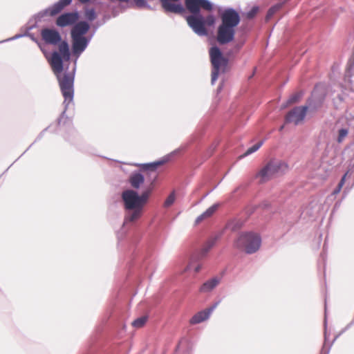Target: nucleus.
<instances>
[{"mask_svg":"<svg viewBox=\"0 0 354 354\" xmlns=\"http://www.w3.org/2000/svg\"><path fill=\"white\" fill-rule=\"evenodd\" d=\"M135 2V4L138 8H143L145 7L147 3L145 0H133Z\"/></svg>","mask_w":354,"mask_h":354,"instance_id":"obj_30","label":"nucleus"},{"mask_svg":"<svg viewBox=\"0 0 354 354\" xmlns=\"http://www.w3.org/2000/svg\"><path fill=\"white\" fill-rule=\"evenodd\" d=\"M79 18L80 16L77 12H65L57 18L55 24L61 28L74 26Z\"/></svg>","mask_w":354,"mask_h":354,"instance_id":"obj_9","label":"nucleus"},{"mask_svg":"<svg viewBox=\"0 0 354 354\" xmlns=\"http://www.w3.org/2000/svg\"><path fill=\"white\" fill-rule=\"evenodd\" d=\"M161 3L165 12L177 14H181L184 12L183 7L180 4H176L169 1H165Z\"/></svg>","mask_w":354,"mask_h":354,"instance_id":"obj_16","label":"nucleus"},{"mask_svg":"<svg viewBox=\"0 0 354 354\" xmlns=\"http://www.w3.org/2000/svg\"><path fill=\"white\" fill-rule=\"evenodd\" d=\"M85 17L89 21H93L96 18V14L93 9H88L85 12Z\"/></svg>","mask_w":354,"mask_h":354,"instance_id":"obj_25","label":"nucleus"},{"mask_svg":"<svg viewBox=\"0 0 354 354\" xmlns=\"http://www.w3.org/2000/svg\"><path fill=\"white\" fill-rule=\"evenodd\" d=\"M219 283V280L217 278L211 279L205 282L200 288V292H207L213 290Z\"/></svg>","mask_w":354,"mask_h":354,"instance_id":"obj_18","label":"nucleus"},{"mask_svg":"<svg viewBox=\"0 0 354 354\" xmlns=\"http://www.w3.org/2000/svg\"><path fill=\"white\" fill-rule=\"evenodd\" d=\"M262 144H263L262 141H260V142L256 143L251 147L248 148L244 155L248 156L249 154H251V153L255 152L261 147Z\"/></svg>","mask_w":354,"mask_h":354,"instance_id":"obj_23","label":"nucleus"},{"mask_svg":"<svg viewBox=\"0 0 354 354\" xmlns=\"http://www.w3.org/2000/svg\"><path fill=\"white\" fill-rule=\"evenodd\" d=\"M147 319V318L146 317H139L132 322V325L135 328H142L146 324Z\"/></svg>","mask_w":354,"mask_h":354,"instance_id":"obj_21","label":"nucleus"},{"mask_svg":"<svg viewBox=\"0 0 354 354\" xmlns=\"http://www.w3.org/2000/svg\"><path fill=\"white\" fill-rule=\"evenodd\" d=\"M308 106H296L290 111L286 116L287 123H293L295 125L301 122L306 115Z\"/></svg>","mask_w":354,"mask_h":354,"instance_id":"obj_8","label":"nucleus"},{"mask_svg":"<svg viewBox=\"0 0 354 354\" xmlns=\"http://www.w3.org/2000/svg\"><path fill=\"white\" fill-rule=\"evenodd\" d=\"M301 97V93H296L292 94L288 100L287 104H292L294 103H296L299 102V100Z\"/></svg>","mask_w":354,"mask_h":354,"instance_id":"obj_22","label":"nucleus"},{"mask_svg":"<svg viewBox=\"0 0 354 354\" xmlns=\"http://www.w3.org/2000/svg\"><path fill=\"white\" fill-rule=\"evenodd\" d=\"M348 133V131L346 129H339L338 132V137L337 141L339 143H341L343 141V140L347 136Z\"/></svg>","mask_w":354,"mask_h":354,"instance_id":"obj_24","label":"nucleus"},{"mask_svg":"<svg viewBox=\"0 0 354 354\" xmlns=\"http://www.w3.org/2000/svg\"><path fill=\"white\" fill-rule=\"evenodd\" d=\"M288 165L281 160H270L257 174L261 183H265L278 174L284 173L288 169Z\"/></svg>","mask_w":354,"mask_h":354,"instance_id":"obj_5","label":"nucleus"},{"mask_svg":"<svg viewBox=\"0 0 354 354\" xmlns=\"http://www.w3.org/2000/svg\"><path fill=\"white\" fill-rule=\"evenodd\" d=\"M150 194L151 189L143 192L140 196L131 189L122 192V198L124 201V208L128 210H133L132 212L125 216L124 221L126 223L134 222L141 217L142 209L147 203Z\"/></svg>","mask_w":354,"mask_h":354,"instance_id":"obj_3","label":"nucleus"},{"mask_svg":"<svg viewBox=\"0 0 354 354\" xmlns=\"http://www.w3.org/2000/svg\"><path fill=\"white\" fill-rule=\"evenodd\" d=\"M348 171H347L343 176L342 178H341L339 183V185L343 187L345 182H346V176H348Z\"/></svg>","mask_w":354,"mask_h":354,"instance_id":"obj_31","label":"nucleus"},{"mask_svg":"<svg viewBox=\"0 0 354 354\" xmlns=\"http://www.w3.org/2000/svg\"><path fill=\"white\" fill-rule=\"evenodd\" d=\"M174 201H175V194H174V192H172L166 198L164 205L165 207H169L174 203Z\"/></svg>","mask_w":354,"mask_h":354,"instance_id":"obj_26","label":"nucleus"},{"mask_svg":"<svg viewBox=\"0 0 354 354\" xmlns=\"http://www.w3.org/2000/svg\"><path fill=\"white\" fill-rule=\"evenodd\" d=\"M90 28L88 24L86 21L75 23L71 29V37H84Z\"/></svg>","mask_w":354,"mask_h":354,"instance_id":"obj_12","label":"nucleus"},{"mask_svg":"<svg viewBox=\"0 0 354 354\" xmlns=\"http://www.w3.org/2000/svg\"><path fill=\"white\" fill-rule=\"evenodd\" d=\"M218 302L215 303L209 308L205 309L204 310L200 311L194 315L192 319H190V324H199L206 319H207L211 315V313L214 311V310L217 307Z\"/></svg>","mask_w":354,"mask_h":354,"instance_id":"obj_11","label":"nucleus"},{"mask_svg":"<svg viewBox=\"0 0 354 354\" xmlns=\"http://www.w3.org/2000/svg\"><path fill=\"white\" fill-rule=\"evenodd\" d=\"M261 245L260 237L253 233H245L241 234L234 242V246L248 254L255 252Z\"/></svg>","mask_w":354,"mask_h":354,"instance_id":"obj_7","label":"nucleus"},{"mask_svg":"<svg viewBox=\"0 0 354 354\" xmlns=\"http://www.w3.org/2000/svg\"><path fill=\"white\" fill-rule=\"evenodd\" d=\"M220 205L218 203L214 204L211 207H209L205 212L198 216L196 219V224L198 225L201 223L203 221L208 219L212 217L215 212L218 210Z\"/></svg>","mask_w":354,"mask_h":354,"instance_id":"obj_15","label":"nucleus"},{"mask_svg":"<svg viewBox=\"0 0 354 354\" xmlns=\"http://www.w3.org/2000/svg\"><path fill=\"white\" fill-rule=\"evenodd\" d=\"M72 0H59L52 6L45 10V15L53 17L60 13L66 6L71 3Z\"/></svg>","mask_w":354,"mask_h":354,"instance_id":"obj_10","label":"nucleus"},{"mask_svg":"<svg viewBox=\"0 0 354 354\" xmlns=\"http://www.w3.org/2000/svg\"><path fill=\"white\" fill-rule=\"evenodd\" d=\"M41 36L46 44H58L59 52H53L48 62L57 78L60 90L64 97V103L68 105L73 99L74 72L64 73L62 72L63 71V60L68 61L70 59L68 44L66 41H62L60 34L55 29L44 28L41 32Z\"/></svg>","mask_w":354,"mask_h":354,"instance_id":"obj_1","label":"nucleus"},{"mask_svg":"<svg viewBox=\"0 0 354 354\" xmlns=\"http://www.w3.org/2000/svg\"><path fill=\"white\" fill-rule=\"evenodd\" d=\"M71 120L64 115V113L60 116V118L58 120V124L59 126H64L66 124L67 122H70Z\"/></svg>","mask_w":354,"mask_h":354,"instance_id":"obj_28","label":"nucleus"},{"mask_svg":"<svg viewBox=\"0 0 354 354\" xmlns=\"http://www.w3.org/2000/svg\"><path fill=\"white\" fill-rule=\"evenodd\" d=\"M209 54L213 67L212 71V83L214 84L218 79L219 73L221 71H225L228 64V59L222 55L221 50L216 46L210 48Z\"/></svg>","mask_w":354,"mask_h":354,"instance_id":"obj_6","label":"nucleus"},{"mask_svg":"<svg viewBox=\"0 0 354 354\" xmlns=\"http://www.w3.org/2000/svg\"><path fill=\"white\" fill-rule=\"evenodd\" d=\"M73 50L75 54L80 55L87 46L88 41L85 37H72Z\"/></svg>","mask_w":354,"mask_h":354,"instance_id":"obj_13","label":"nucleus"},{"mask_svg":"<svg viewBox=\"0 0 354 354\" xmlns=\"http://www.w3.org/2000/svg\"><path fill=\"white\" fill-rule=\"evenodd\" d=\"M257 12H258L257 7L252 8V10L247 13V18H248V19L253 18L257 15Z\"/></svg>","mask_w":354,"mask_h":354,"instance_id":"obj_29","label":"nucleus"},{"mask_svg":"<svg viewBox=\"0 0 354 354\" xmlns=\"http://www.w3.org/2000/svg\"><path fill=\"white\" fill-rule=\"evenodd\" d=\"M167 162V158H162L153 162L143 164L141 167L143 170L155 171L158 167L163 165Z\"/></svg>","mask_w":354,"mask_h":354,"instance_id":"obj_20","label":"nucleus"},{"mask_svg":"<svg viewBox=\"0 0 354 354\" xmlns=\"http://www.w3.org/2000/svg\"><path fill=\"white\" fill-rule=\"evenodd\" d=\"M283 129V126H281V127H280V131H281Z\"/></svg>","mask_w":354,"mask_h":354,"instance_id":"obj_34","label":"nucleus"},{"mask_svg":"<svg viewBox=\"0 0 354 354\" xmlns=\"http://www.w3.org/2000/svg\"><path fill=\"white\" fill-rule=\"evenodd\" d=\"M185 7L192 14L186 17L189 26L199 36H206L208 34L207 26H212L215 23V17L212 15L203 17L200 13L202 8L211 11L212 4L207 0H185Z\"/></svg>","mask_w":354,"mask_h":354,"instance_id":"obj_2","label":"nucleus"},{"mask_svg":"<svg viewBox=\"0 0 354 354\" xmlns=\"http://www.w3.org/2000/svg\"><path fill=\"white\" fill-rule=\"evenodd\" d=\"M80 3H88L90 0H78Z\"/></svg>","mask_w":354,"mask_h":354,"instance_id":"obj_33","label":"nucleus"},{"mask_svg":"<svg viewBox=\"0 0 354 354\" xmlns=\"http://www.w3.org/2000/svg\"><path fill=\"white\" fill-rule=\"evenodd\" d=\"M144 176L140 173L133 174L129 178V182L133 188L138 189L144 183Z\"/></svg>","mask_w":354,"mask_h":354,"instance_id":"obj_19","label":"nucleus"},{"mask_svg":"<svg viewBox=\"0 0 354 354\" xmlns=\"http://www.w3.org/2000/svg\"><path fill=\"white\" fill-rule=\"evenodd\" d=\"M281 8V5H276L270 8L267 13L266 19H270L277 11H278Z\"/></svg>","mask_w":354,"mask_h":354,"instance_id":"obj_27","label":"nucleus"},{"mask_svg":"<svg viewBox=\"0 0 354 354\" xmlns=\"http://www.w3.org/2000/svg\"><path fill=\"white\" fill-rule=\"evenodd\" d=\"M202 258L197 254H193L189 260L188 265L187 266L185 270L191 271L193 270L195 273H198L202 268V263L201 260Z\"/></svg>","mask_w":354,"mask_h":354,"instance_id":"obj_14","label":"nucleus"},{"mask_svg":"<svg viewBox=\"0 0 354 354\" xmlns=\"http://www.w3.org/2000/svg\"><path fill=\"white\" fill-rule=\"evenodd\" d=\"M217 238L216 237H211L203 245L199 253L196 254L199 255L201 258H204L206 254L209 252V251L214 247L216 244Z\"/></svg>","mask_w":354,"mask_h":354,"instance_id":"obj_17","label":"nucleus"},{"mask_svg":"<svg viewBox=\"0 0 354 354\" xmlns=\"http://www.w3.org/2000/svg\"><path fill=\"white\" fill-rule=\"evenodd\" d=\"M342 188V187L338 185L337 187L333 190V194L337 195V194H339L341 192Z\"/></svg>","mask_w":354,"mask_h":354,"instance_id":"obj_32","label":"nucleus"},{"mask_svg":"<svg viewBox=\"0 0 354 354\" xmlns=\"http://www.w3.org/2000/svg\"><path fill=\"white\" fill-rule=\"evenodd\" d=\"M221 24L218 28L216 40L220 44L232 41L236 33V27L240 23L239 13L232 8L225 9L221 14Z\"/></svg>","mask_w":354,"mask_h":354,"instance_id":"obj_4","label":"nucleus"}]
</instances>
